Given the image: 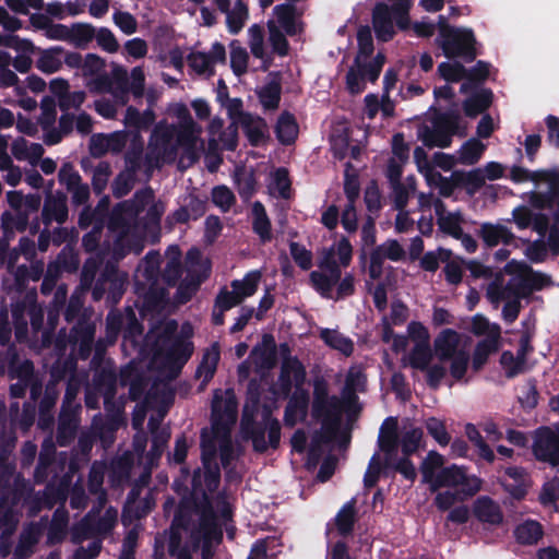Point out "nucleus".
I'll list each match as a JSON object with an SVG mask.
<instances>
[{
	"label": "nucleus",
	"instance_id": "nucleus-1",
	"mask_svg": "<svg viewBox=\"0 0 559 559\" xmlns=\"http://www.w3.org/2000/svg\"><path fill=\"white\" fill-rule=\"evenodd\" d=\"M237 419V402L231 390H218L214 394L212 404V428L211 431L202 432V460L206 472L204 473L205 488L201 484V473L197 472L193 476L194 495L202 493L206 504L202 509H197L194 515L199 523L188 528L189 542L187 547L178 549L174 540L170 544V552L177 559H191V552L198 549L202 551V559H211L213 548L221 542L222 531L221 522L230 516L229 504L221 498L211 500L206 493L213 492L219 483V473L215 467L211 468V463L215 459L216 448L218 447L221 460L226 467L234 457V450L230 441V429Z\"/></svg>",
	"mask_w": 559,
	"mask_h": 559
},
{
	"label": "nucleus",
	"instance_id": "nucleus-2",
	"mask_svg": "<svg viewBox=\"0 0 559 559\" xmlns=\"http://www.w3.org/2000/svg\"><path fill=\"white\" fill-rule=\"evenodd\" d=\"M364 384L365 377L358 367H352L348 370L342 399L330 396L328 385L323 380L314 382L312 414L322 425L321 435L313 439L310 448V455L314 461L319 456L320 443L330 442L335 438L345 404L349 406L355 401V393L361 391Z\"/></svg>",
	"mask_w": 559,
	"mask_h": 559
},
{
	"label": "nucleus",
	"instance_id": "nucleus-3",
	"mask_svg": "<svg viewBox=\"0 0 559 559\" xmlns=\"http://www.w3.org/2000/svg\"><path fill=\"white\" fill-rule=\"evenodd\" d=\"M444 462L441 454L430 451L420 464L421 481L428 485L430 491L447 488L435 499L436 506L441 510L449 509L455 501L476 493L480 488L477 477L468 476L456 465L444 467Z\"/></svg>",
	"mask_w": 559,
	"mask_h": 559
},
{
	"label": "nucleus",
	"instance_id": "nucleus-4",
	"mask_svg": "<svg viewBox=\"0 0 559 559\" xmlns=\"http://www.w3.org/2000/svg\"><path fill=\"white\" fill-rule=\"evenodd\" d=\"M151 145L163 160L173 159L176 148L181 147L185 153L182 162L187 159L191 164L204 151L202 127L195 121L181 127L159 122L154 129Z\"/></svg>",
	"mask_w": 559,
	"mask_h": 559
},
{
	"label": "nucleus",
	"instance_id": "nucleus-5",
	"mask_svg": "<svg viewBox=\"0 0 559 559\" xmlns=\"http://www.w3.org/2000/svg\"><path fill=\"white\" fill-rule=\"evenodd\" d=\"M353 258L350 242L342 237L330 248L319 251V271L310 274L313 287L324 297H332V288L341 278V269L347 267Z\"/></svg>",
	"mask_w": 559,
	"mask_h": 559
},
{
	"label": "nucleus",
	"instance_id": "nucleus-6",
	"mask_svg": "<svg viewBox=\"0 0 559 559\" xmlns=\"http://www.w3.org/2000/svg\"><path fill=\"white\" fill-rule=\"evenodd\" d=\"M433 355L438 364L449 361V371L454 380L464 379L469 361V346L460 333L451 329L442 330L433 340Z\"/></svg>",
	"mask_w": 559,
	"mask_h": 559
},
{
	"label": "nucleus",
	"instance_id": "nucleus-7",
	"mask_svg": "<svg viewBox=\"0 0 559 559\" xmlns=\"http://www.w3.org/2000/svg\"><path fill=\"white\" fill-rule=\"evenodd\" d=\"M281 379L286 391H289L293 386L296 389L285 412V421L293 426L306 416L309 397L308 393L301 388L305 383L306 370L296 358L287 357L282 365Z\"/></svg>",
	"mask_w": 559,
	"mask_h": 559
},
{
	"label": "nucleus",
	"instance_id": "nucleus-8",
	"mask_svg": "<svg viewBox=\"0 0 559 559\" xmlns=\"http://www.w3.org/2000/svg\"><path fill=\"white\" fill-rule=\"evenodd\" d=\"M438 26L439 34L436 43L445 57H462L466 61L475 59L477 52L472 29L451 27L444 16H439Z\"/></svg>",
	"mask_w": 559,
	"mask_h": 559
},
{
	"label": "nucleus",
	"instance_id": "nucleus-9",
	"mask_svg": "<svg viewBox=\"0 0 559 559\" xmlns=\"http://www.w3.org/2000/svg\"><path fill=\"white\" fill-rule=\"evenodd\" d=\"M7 200L14 213L4 212L2 214L1 222L5 233L24 229L29 214L36 212L41 202L38 194L24 195L20 191H9Z\"/></svg>",
	"mask_w": 559,
	"mask_h": 559
},
{
	"label": "nucleus",
	"instance_id": "nucleus-10",
	"mask_svg": "<svg viewBox=\"0 0 559 559\" xmlns=\"http://www.w3.org/2000/svg\"><path fill=\"white\" fill-rule=\"evenodd\" d=\"M385 58L378 53L369 63L354 61L346 74V88L350 94H360L368 82H374L381 72Z\"/></svg>",
	"mask_w": 559,
	"mask_h": 559
},
{
	"label": "nucleus",
	"instance_id": "nucleus-11",
	"mask_svg": "<svg viewBox=\"0 0 559 559\" xmlns=\"http://www.w3.org/2000/svg\"><path fill=\"white\" fill-rule=\"evenodd\" d=\"M175 321L164 324V335L156 340V350L152 364L158 369H171L180 358V344L171 335L176 331Z\"/></svg>",
	"mask_w": 559,
	"mask_h": 559
},
{
	"label": "nucleus",
	"instance_id": "nucleus-12",
	"mask_svg": "<svg viewBox=\"0 0 559 559\" xmlns=\"http://www.w3.org/2000/svg\"><path fill=\"white\" fill-rule=\"evenodd\" d=\"M431 358L430 345H418L409 352L405 362L414 369L426 371L428 384L437 388L447 374V367L442 364L430 365Z\"/></svg>",
	"mask_w": 559,
	"mask_h": 559
},
{
	"label": "nucleus",
	"instance_id": "nucleus-13",
	"mask_svg": "<svg viewBox=\"0 0 559 559\" xmlns=\"http://www.w3.org/2000/svg\"><path fill=\"white\" fill-rule=\"evenodd\" d=\"M275 365V342L271 335H264L262 342L251 352L248 360L243 361L239 368V377L246 379L249 376L251 367L257 372H263Z\"/></svg>",
	"mask_w": 559,
	"mask_h": 559
},
{
	"label": "nucleus",
	"instance_id": "nucleus-14",
	"mask_svg": "<svg viewBox=\"0 0 559 559\" xmlns=\"http://www.w3.org/2000/svg\"><path fill=\"white\" fill-rule=\"evenodd\" d=\"M423 439V431L420 428L412 425L403 427L397 438L394 431H388L383 433L380 439V448L388 455H391L400 443L404 454L409 455L414 453L420 444Z\"/></svg>",
	"mask_w": 559,
	"mask_h": 559
},
{
	"label": "nucleus",
	"instance_id": "nucleus-15",
	"mask_svg": "<svg viewBox=\"0 0 559 559\" xmlns=\"http://www.w3.org/2000/svg\"><path fill=\"white\" fill-rule=\"evenodd\" d=\"M488 296L492 301H504L502 313L507 321L512 322L516 319L521 307L520 300L524 296V290L519 288L518 282H509L504 287L493 283L488 288Z\"/></svg>",
	"mask_w": 559,
	"mask_h": 559
},
{
	"label": "nucleus",
	"instance_id": "nucleus-16",
	"mask_svg": "<svg viewBox=\"0 0 559 559\" xmlns=\"http://www.w3.org/2000/svg\"><path fill=\"white\" fill-rule=\"evenodd\" d=\"M187 267L192 276L189 284H181L178 288V301L186 302L195 292L200 283L209 275L210 262L202 259L201 252L197 248H192L187 253Z\"/></svg>",
	"mask_w": 559,
	"mask_h": 559
},
{
	"label": "nucleus",
	"instance_id": "nucleus-17",
	"mask_svg": "<svg viewBox=\"0 0 559 559\" xmlns=\"http://www.w3.org/2000/svg\"><path fill=\"white\" fill-rule=\"evenodd\" d=\"M459 115H444L440 117L436 128L425 127L420 130L419 138L428 147H448L451 136L456 132Z\"/></svg>",
	"mask_w": 559,
	"mask_h": 559
},
{
	"label": "nucleus",
	"instance_id": "nucleus-18",
	"mask_svg": "<svg viewBox=\"0 0 559 559\" xmlns=\"http://www.w3.org/2000/svg\"><path fill=\"white\" fill-rule=\"evenodd\" d=\"M118 512L115 509H107L104 515L95 523V514L90 513L73 531L75 542L88 537L103 536L108 534L117 522Z\"/></svg>",
	"mask_w": 559,
	"mask_h": 559
},
{
	"label": "nucleus",
	"instance_id": "nucleus-19",
	"mask_svg": "<svg viewBox=\"0 0 559 559\" xmlns=\"http://www.w3.org/2000/svg\"><path fill=\"white\" fill-rule=\"evenodd\" d=\"M226 50L223 44L215 41L209 52L192 51L188 56L189 67L198 74L213 75L218 63H225Z\"/></svg>",
	"mask_w": 559,
	"mask_h": 559
},
{
	"label": "nucleus",
	"instance_id": "nucleus-20",
	"mask_svg": "<svg viewBox=\"0 0 559 559\" xmlns=\"http://www.w3.org/2000/svg\"><path fill=\"white\" fill-rule=\"evenodd\" d=\"M533 452L538 461L559 465V433L549 428H540L535 436Z\"/></svg>",
	"mask_w": 559,
	"mask_h": 559
},
{
	"label": "nucleus",
	"instance_id": "nucleus-21",
	"mask_svg": "<svg viewBox=\"0 0 559 559\" xmlns=\"http://www.w3.org/2000/svg\"><path fill=\"white\" fill-rule=\"evenodd\" d=\"M506 272L513 274L510 282H518L519 288L526 293V288L542 289L550 284V277L544 273L534 272L526 263L511 261L506 265Z\"/></svg>",
	"mask_w": 559,
	"mask_h": 559
},
{
	"label": "nucleus",
	"instance_id": "nucleus-22",
	"mask_svg": "<svg viewBox=\"0 0 559 559\" xmlns=\"http://www.w3.org/2000/svg\"><path fill=\"white\" fill-rule=\"evenodd\" d=\"M0 45L9 47L16 51L13 67L20 73H26L29 71L33 64V55L37 50L32 40L27 38H21L16 35H0Z\"/></svg>",
	"mask_w": 559,
	"mask_h": 559
},
{
	"label": "nucleus",
	"instance_id": "nucleus-23",
	"mask_svg": "<svg viewBox=\"0 0 559 559\" xmlns=\"http://www.w3.org/2000/svg\"><path fill=\"white\" fill-rule=\"evenodd\" d=\"M152 199V190L145 189L135 194L134 201L119 204L114 210L109 224L110 229L118 230L124 222L132 221Z\"/></svg>",
	"mask_w": 559,
	"mask_h": 559
},
{
	"label": "nucleus",
	"instance_id": "nucleus-24",
	"mask_svg": "<svg viewBox=\"0 0 559 559\" xmlns=\"http://www.w3.org/2000/svg\"><path fill=\"white\" fill-rule=\"evenodd\" d=\"M331 146L334 155L338 158H344L350 155L357 158L360 154V148L350 140V130L346 122H336L331 132Z\"/></svg>",
	"mask_w": 559,
	"mask_h": 559
},
{
	"label": "nucleus",
	"instance_id": "nucleus-25",
	"mask_svg": "<svg viewBox=\"0 0 559 559\" xmlns=\"http://www.w3.org/2000/svg\"><path fill=\"white\" fill-rule=\"evenodd\" d=\"M127 138L124 131L94 134L90 140L91 154L99 157L107 153H119L126 146Z\"/></svg>",
	"mask_w": 559,
	"mask_h": 559
},
{
	"label": "nucleus",
	"instance_id": "nucleus-26",
	"mask_svg": "<svg viewBox=\"0 0 559 559\" xmlns=\"http://www.w3.org/2000/svg\"><path fill=\"white\" fill-rule=\"evenodd\" d=\"M224 121L214 117L211 119L207 126V138L210 148H216L218 146L234 150L237 144V130L236 127L230 124L226 130H223Z\"/></svg>",
	"mask_w": 559,
	"mask_h": 559
},
{
	"label": "nucleus",
	"instance_id": "nucleus-27",
	"mask_svg": "<svg viewBox=\"0 0 559 559\" xmlns=\"http://www.w3.org/2000/svg\"><path fill=\"white\" fill-rule=\"evenodd\" d=\"M504 489L514 498L522 499L530 487V477L521 467H508L502 478Z\"/></svg>",
	"mask_w": 559,
	"mask_h": 559
},
{
	"label": "nucleus",
	"instance_id": "nucleus-28",
	"mask_svg": "<svg viewBox=\"0 0 559 559\" xmlns=\"http://www.w3.org/2000/svg\"><path fill=\"white\" fill-rule=\"evenodd\" d=\"M11 152L17 160L27 162L29 165L35 166L44 154V147L39 143L17 138L11 145Z\"/></svg>",
	"mask_w": 559,
	"mask_h": 559
},
{
	"label": "nucleus",
	"instance_id": "nucleus-29",
	"mask_svg": "<svg viewBox=\"0 0 559 559\" xmlns=\"http://www.w3.org/2000/svg\"><path fill=\"white\" fill-rule=\"evenodd\" d=\"M435 210H436V214H437V217H438V225H439V228L454 237V238H459L462 236V216L460 213H452V212H447L444 210V205L441 201L437 200L435 202Z\"/></svg>",
	"mask_w": 559,
	"mask_h": 559
},
{
	"label": "nucleus",
	"instance_id": "nucleus-30",
	"mask_svg": "<svg viewBox=\"0 0 559 559\" xmlns=\"http://www.w3.org/2000/svg\"><path fill=\"white\" fill-rule=\"evenodd\" d=\"M373 28L377 37L382 41L390 40L394 35L390 10L384 3L377 4L373 10Z\"/></svg>",
	"mask_w": 559,
	"mask_h": 559
},
{
	"label": "nucleus",
	"instance_id": "nucleus-31",
	"mask_svg": "<svg viewBox=\"0 0 559 559\" xmlns=\"http://www.w3.org/2000/svg\"><path fill=\"white\" fill-rule=\"evenodd\" d=\"M480 236L488 247H496L499 243L508 245L514 239L512 231L502 224H483Z\"/></svg>",
	"mask_w": 559,
	"mask_h": 559
},
{
	"label": "nucleus",
	"instance_id": "nucleus-32",
	"mask_svg": "<svg viewBox=\"0 0 559 559\" xmlns=\"http://www.w3.org/2000/svg\"><path fill=\"white\" fill-rule=\"evenodd\" d=\"M43 216L46 224L52 221L63 223L68 217L66 197L62 194L48 195L44 205Z\"/></svg>",
	"mask_w": 559,
	"mask_h": 559
},
{
	"label": "nucleus",
	"instance_id": "nucleus-33",
	"mask_svg": "<svg viewBox=\"0 0 559 559\" xmlns=\"http://www.w3.org/2000/svg\"><path fill=\"white\" fill-rule=\"evenodd\" d=\"M63 49L61 47H51L39 50V57L36 62L37 69L46 74L59 71L63 64Z\"/></svg>",
	"mask_w": 559,
	"mask_h": 559
},
{
	"label": "nucleus",
	"instance_id": "nucleus-34",
	"mask_svg": "<svg viewBox=\"0 0 559 559\" xmlns=\"http://www.w3.org/2000/svg\"><path fill=\"white\" fill-rule=\"evenodd\" d=\"M528 353L527 342H523L516 355L504 352L501 355V365L508 377H514L525 369V356Z\"/></svg>",
	"mask_w": 559,
	"mask_h": 559
},
{
	"label": "nucleus",
	"instance_id": "nucleus-35",
	"mask_svg": "<svg viewBox=\"0 0 559 559\" xmlns=\"http://www.w3.org/2000/svg\"><path fill=\"white\" fill-rule=\"evenodd\" d=\"M320 337L332 349L342 353L345 356L352 355L354 350L353 341L334 329H321Z\"/></svg>",
	"mask_w": 559,
	"mask_h": 559
},
{
	"label": "nucleus",
	"instance_id": "nucleus-36",
	"mask_svg": "<svg viewBox=\"0 0 559 559\" xmlns=\"http://www.w3.org/2000/svg\"><path fill=\"white\" fill-rule=\"evenodd\" d=\"M487 145L477 139L467 140L456 152L459 164L472 166L475 165L483 156Z\"/></svg>",
	"mask_w": 559,
	"mask_h": 559
},
{
	"label": "nucleus",
	"instance_id": "nucleus-37",
	"mask_svg": "<svg viewBox=\"0 0 559 559\" xmlns=\"http://www.w3.org/2000/svg\"><path fill=\"white\" fill-rule=\"evenodd\" d=\"M543 534L542 525L534 520L524 521L519 524L514 531L516 540L523 545H533L538 543L543 537Z\"/></svg>",
	"mask_w": 559,
	"mask_h": 559
},
{
	"label": "nucleus",
	"instance_id": "nucleus-38",
	"mask_svg": "<svg viewBox=\"0 0 559 559\" xmlns=\"http://www.w3.org/2000/svg\"><path fill=\"white\" fill-rule=\"evenodd\" d=\"M248 7L242 0H236L226 13V25L230 34H238L248 20Z\"/></svg>",
	"mask_w": 559,
	"mask_h": 559
},
{
	"label": "nucleus",
	"instance_id": "nucleus-39",
	"mask_svg": "<svg viewBox=\"0 0 559 559\" xmlns=\"http://www.w3.org/2000/svg\"><path fill=\"white\" fill-rule=\"evenodd\" d=\"M274 15L280 27L287 34H296L300 29L295 9L289 4H281L274 8Z\"/></svg>",
	"mask_w": 559,
	"mask_h": 559
},
{
	"label": "nucleus",
	"instance_id": "nucleus-40",
	"mask_svg": "<svg viewBox=\"0 0 559 559\" xmlns=\"http://www.w3.org/2000/svg\"><path fill=\"white\" fill-rule=\"evenodd\" d=\"M238 126L242 127L249 141L254 145L260 143L267 132L266 123L263 119L252 115L242 117V122L238 123Z\"/></svg>",
	"mask_w": 559,
	"mask_h": 559
},
{
	"label": "nucleus",
	"instance_id": "nucleus-41",
	"mask_svg": "<svg viewBox=\"0 0 559 559\" xmlns=\"http://www.w3.org/2000/svg\"><path fill=\"white\" fill-rule=\"evenodd\" d=\"M474 512L484 522L498 524L502 521L500 508L488 498H479L475 503Z\"/></svg>",
	"mask_w": 559,
	"mask_h": 559
},
{
	"label": "nucleus",
	"instance_id": "nucleus-42",
	"mask_svg": "<svg viewBox=\"0 0 559 559\" xmlns=\"http://www.w3.org/2000/svg\"><path fill=\"white\" fill-rule=\"evenodd\" d=\"M358 52L355 61L369 63L374 57L373 53V41L371 31L368 26H361L357 32Z\"/></svg>",
	"mask_w": 559,
	"mask_h": 559
},
{
	"label": "nucleus",
	"instance_id": "nucleus-43",
	"mask_svg": "<svg viewBox=\"0 0 559 559\" xmlns=\"http://www.w3.org/2000/svg\"><path fill=\"white\" fill-rule=\"evenodd\" d=\"M269 191L272 195L288 198L290 191V180L285 168L275 169L270 174Z\"/></svg>",
	"mask_w": 559,
	"mask_h": 559
},
{
	"label": "nucleus",
	"instance_id": "nucleus-44",
	"mask_svg": "<svg viewBox=\"0 0 559 559\" xmlns=\"http://www.w3.org/2000/svg\"><path fill=\"white\" fill-rule=\"evenodd\" d=\"M492 102V93L489 90H481L464 102V111L468 117H475L485 111Z\"/></svg>",
	"mask_w": 559,
	"mask_h": 559
},
{
	"label": "nucleus",
	"instance_id": "nucleus-45",
	"mask_svg": "<svg viewBox=\"0 0 559 559\" xmlns=\"http://www.w3.org/2000/svg\"><path fill=\"white\" fill-rule=\"evenodd\" d=\"M219 360V349L216 345L207 349L197 370V374L202 379L203 383L209 382L215 373Z\"/></svg>",
	"mask_w": 559,
	"mask_h": 559
},
{
	"label": "nucleus",
	"instance_id": "nucleus-46",
	"mask_svg": "<svg viewBox=\"0 0 559 559\" xmlns=\"http://www.w3.org/2000/svg\"><path fill=\"white\" fill-rule=\"evenodd\" d=\"M95 36L92 25L75 23L69 27V43L79 48H85Z\"/></svg>",
	"mask_w": 559,
	"mask_h": 559
},
{
	"label": "nucleus",
	"instance_id": "nucleus-47",
	"mask_svg": "<svg viewBox=\"0 0 559 559\" xmlns=\"http://www.w3.org/2000/svg\"><path fill=\"white\" fill-rule=\"evenodd\" d=\"M248 36L251 53L255 58L262 60V68L263 70H266L269 68V63L266 61V55L264 49V34L262 28L259 25H252L248 29Z\"/></svg>",
	"mask_w": 559,
	"mask_h": 559
},
{
	"label": "nucleus",
	"instance_id": "nucleus-48",
	"mask_svg": "<svg viewBox=\"0 0 559 559\" xmlns=\"http://www.w3.org/2000/svg\"><path fill=\"white\" fill-rule=\"evenodd\" d=\"M276 134L283 144H290L298 134V126L293 116L283 114L276 124Z\"/></svg>",
	"mask_w": 559,
	"mask_h": 559
},
{
	"label": "nucleus",
	"instance_id": "nucleus-49",
	"mask_svg": "<svg viewBox=\"0 0 559 559\" xmlns=\"http://www.w3.org/2000/svg\"><path fill=\"white\" fill-rule=\"evenodd\" d=\"M420 174L425 177L428 186L439 189L442 195L449 197L452 193V181L449 178L441 176L433 165H430Z\"/></svg>",
	"mask_w": 559,
	"mask_h": 559
},
{
	"label": "nucleus",
	"instance_id": "nucleus-50",
	"mask_svg": "<svg viewBox=\"0 0 559 559\" xmlns=\"http://www.w3.org/2000/svg\"><path fill=\"white\" fill-rule=\"evenodd\" d=\"M261 280V273L259 271L249 272L243 280L234 281L231 288L240 296L241 300L252 296L257 289Z\"/></svg>",
	"mask_w": 559,
	"mask_h": 559
},
{
	"label": "nucleus",
	"instance_id": "nucleus-51",
	"mask_svg": "<svg viewBox=\"0 0 559 559\" xmlns=\"http://www.w3.org/2000/svg\"><path fill=\"white\" fill-rule=\"evenodd\" d=\"M253 229L262 240H269L271 237V224L266 216L264 206L260 202L252 205Z\"/></svg>",
	"mask_w": 559,
	"mask_h": 559
},
{
	"label": "nucleus",
	"instance_id": "nucleus-52",
	"mask_svg": "<svg viewBox=\"0 0 559 559\" xmlns=\"http://www.w3.org/2000/svg\"><path fill=\"white\" fill-rule=\"evenodd\" d=\"M249 55L237 40L230 43V67L237 76L243 75L248 70Z\"/></svg>",
	"mask_w": 559,
	"mask_h": 559
},
{
	"label": "nucleus",
	"instance_id": "nucleus-53",
	"mask_svg": "<svg viewBox=\"0 0 559 559\" xmlns=\"http://www.w3.org/2000/svg\"><path fill=\"white\" fill-rule=\"evenodd\" d=\"M472 331L476 335L486 336L485 340L499 341L500 340V326L495 323H490L485 317L476 314L473 318Z\"/></svg>",
	"mask_w": 559,
	"mask_h": 559
},
{
	"label": "nucleus",
	"instance_id": "nucleus-54",
	"mask_svg": "<svg viewBox=\"0 0 559 559\" xmlns=\"http://www.w3.org/2000/svg\"><path fill=\"white\" fill-rule=\"evenodd\" d=\"M498 346L499 341L483 340L481 342H479L473 355V368L476 371L479 370L486 364L489 355L498 349Z\"/></svg>",
	"mask_w": 559,
	"mask_h": 559
},
{
	"label": "nucleus",
	"instance_id": "nucleus-55",
	"mask_svg": "<svg viewBox=\"0 0 559 559\" xmlns=\"http://www.w3.org/2000/svg\"><path fill=\"white\" fill-rule=\"evenodd\" d=\"M259 98L265 109H275L281 98V85L272 81L259 91Z\"/></svg>",
	"mask_w": 559,
	"mask_h": 559
},
{
	"label": "nucleus",
	"instance_id": "nucleus-56",
	"mask_svg": "<svg viewBox=\"0 0 559 559\" xmlns=\"http://www.w3.org/2000/svg\"><path fill=\"white\" fill-rule=\"evenodd\" d=\"M438 72L447 82H459L468 78L466 69L456 61L441 62Z\"/></svg>",
	"mask_w": 559,
	"mask_h": 559
},
{
	"label": "nucleus",
	"instance_id": "nucleus-57",
	"mask_svg": "<svg viewBox=\"0 0 559 559\" xmlns=\"http://www.w3.org/2000/svg\"><path fill=\"white\" fill-rule=\"evenodd\" d=\"M426 428L439 445L447 447L450 443L451 438L442 420L430 417L426 420Z\"/></svg>",
	"mask_w": 559,
	"mask_h": 559
},
{
	"label": "nucleus",
	"instance_id": "nucleus-58",
	"mask_svg": "<svg viewBox=\"0 0 559 559\" xmlns=\"http://www.w3.org/2000/svg\"><path fill=\"white\" fill-rule=\"evenodd\" d=\"M57 118L56 102L52 97H44L40 103V116L38 122L44 130L51 128Z\"/></svg>",
	"mask_w": 559,
	"mask_h": 559
},
{
	"label": "nucleus",
	"instance_id": "nucleus-59",
	"mask_svg": "<svg viewBox=\"0 0 559 559\" xmlns=\"http://www.w3.org/2000/svg\"><path fill=\"white\" fill-rule=\"evenodd\" d=\"M235 182L238 192L243 198H250L255 189V180L253 174L245 168L238 169L235 174Z\"/></svg>",
	"mask_w": 559,
	"mask_h": 559
},
{
	"label": "nucleus",
	"instance_id": "nucleus-60",
	"mask_svg": "<svg viewBox=\"0 0 559 559\" xmlns=\"http://www.w3.org/2000/svg\"><path fill=\"white\" fill-rule=\"evenodd\" d=\"M218 100L226 108L234 127L242 122V117L250 115L242 111V102L239 98H223L222 94H218Z\"/></svg>",
	"mask_w": 559,
	"mask_h": 559
},
{
	"label": "nucleus",
	"instance_id": "nucleus-61",
	"mask_svg": "<svg viewBox=\"0 0 559 559\" xmlns=\"http://www.w3.org/2000/svg\"><path fill=\"white\" fill-rule=\"evenodd\" d=\"M392 152H393V158L390 163V173L391 176L395 175L399 176V169L395 168V159H399L400 162H404L408 157V147L404 143V139L402 134H395L392 140Z\"/></svg>",
	"mask_w": 559,
	"mask_h": 559
},
{
	"label": "nucleus",
	"instance_id": "nucleus-62",
	"mask_svg": "<svg viewBox=\"0 0 559 559\" xmlns=\"http://www.w3.org/2000/svg\"><path fill=\"white\" fill-rule=\"evenodd\" d=\"M555 177V174L550 171H537L534 174H530L527 170L520 167H513L511 170V179L514 182H522L526 180L554 181Z\"/></svg>",
	"mask_w": 559,
	"mask_h": 559
},
{
	"label": "nucleus",
	"instance_id": "nucleus-63",
	"mask_svg": "<svg viewBox=\"0 0 559 559\" xmlns=\"http://www.w3.org/2000/svg\"><path fill=\"white\" fill-rule=\"evenodd\" d=\"M407 337L414 343V346L430 345V334L427 328L420 322L413 321L408 324Z\"/></svg>",
	"mask_w": 559,
	"mask_h": 559
},
{
	"label": "nucleus",
	"instance_id": "nucleus-64",
	"mask_svg": "<svg viewBox=\"0 0 559 559\" xmlns=\"http://www.w3.org/2000/svg\"><path fill=\"white\" fill-rule=\"evenodd\" d=\"M559 500V478L546 481L539 495V501L544 506L552 504Z\"/></svg>",
	"mask_w": 559,
	"mask_h": 559
}]
</instances>
